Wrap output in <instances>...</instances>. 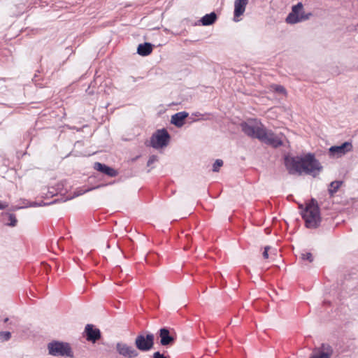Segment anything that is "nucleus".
<instances>
[{
  "instance_id": "f257e3e1",
  "label": "nucleus",
  "mask_w": 358,
  "mask_h": 358,
  "mask_svg": "<svg viewBox=\"0 0 358 358\" xmlns=\"http://www.w3.org/2000/svg\"><path fill=\"white\" fill-rule=\"evenodd\" d=\"M301 216L305 221L307 228H317L321 222L320 209L317 202L312 199L301 211Z\"/></svg>"
},
{
  "instance_id": "f03ea898",
  "label": "nucleus",
  "mask_w": 358,
  "mask_h": 358,
  "mask_svg": "<svg viewBox=\"0 0 358 358\" xmlns=\"http://www.w3.org/2000/svg\"><path fill=\"white\" fill-rule=\"evenodd\" d=\"M243 132L248 136L259 140L265 129V126L257 119H250L241 124Z\"/></svg>"
},
{
  "instance_id": "7ed1b4c3",
  "label": "nucleus",
  "mask_w": 358,
  "mask_h": 358,
  "mask_svg": "<svg viewBox=\"0 0 358 358\" xmlns=\"http://www.w3.org/2000/svg\"><path fill=\"white\" fill-rule=\"evenodd\" d=\"M322 166L319 161L311 153L302 156V173L317 176L322 171Z\"/></svg>"
},
{
  "instance_id": "20e7f679",
  "label": "nucleus",
  "mask_w": 358,
  "mask_h": 358,
  "mask_svg": "<svg viewBox=\"0 0 358 358\" xmlns=\"http://www.w3.org/2000/svg\"><path fill=\"white\" fill-rule=\"evenodd\" d=\"M310 16H312V13H305L302 3L299 2L292 6V11L287 16L285 22L289 24H294L308 20Z\"/></svg>"
},
{
  "instance_id": "39448f33",
  "label": "nucleus",
  "mask_w": 358,
  "mask_h": 358,
  "mask_svg": "<svg viewBox=\"0 0 358 358\" xmlns=\"http://www.w3.org/2000/svg\"><path fill=\"white\" fill-rule=\"evenodd\" d=\"M49 354L58 357H73V354L70 345L68 343L52 341L48 345Z\"/></svg>"
},
{
  "instance_id": "423d86ee",
  "label": "nucleus",
  "mask_w": 358,
  "mask_h": 358,
  "mask_svg": "<svg viewBox=\"0 0 358 358\" xmlns=\"http://www.w3.org/2000/svg\"><path fill=\"white\" fill-rule=\"evenodd\" d=\"M285 138L282 133L275 134L272 130H268L265 127L259 141L276 148L283 145V139Z\"/></svg>"
},
{
  "instance_id": "0eeeda50",
  "label": "nucleus",
  "mask_w": 358,
  "mask_h": 358,
  "mask_svg": "<svg viewBox=\"0 0 358 358\" xmlns=\"http://www.w3.org/2000/svg\"><path fill=\"white\" fill-rule=\"evenodd\" d=\"M170 135L165 129L157 130L151 136L150 145L153 148L160 149L166 147L170 141Z\"/></svg>"
},
{
  "instance_id": "6e6552de",
  "label": "nucleus",
  "mask_w": 358,
  "mask_h": 358,
  "mask_svg": "<svg viewBox=\"0 0 358 358\" xmlns=\"http://www.w3.org/2000/svg\"><path fill=\"white\" fill-rule=\"evenodd\" d=\"M285 166L291 175L302 174V156L285 157Z\"/></svg>"
},
{
  "instance_id": "1a4fd4ad",
  "label": "nucleus",
  "mask_w": 358,
  "mask_h": 358,
  "mask_svg": "<svg viewBox=\"0 0 358 358\" xmlns=\"http://www.w3.org/2000/svg\"><path fill=\"white\" fill-rule=\"evenodd\" d=\"M154 340L155 336L152 334H148L146 336L140 334L135 339V345L139 350L147 352L153 348Z\"/></svg>"
},
{
  "instance_id": "9d476101",
  "label": "nucleus",
  "mask_w": 358,
  "mask_h": 358,
  "mask_svg": "<svg viewBox=\"0 0 358 358\" xmlns=\"http://www.w3.org/2000/svg\"><path fill=\"white\" fill-rule=\"evenodd\" d=\"M352 150V145L350 142H345L341 145L331 146L329 149V155L333 157L339 158Z\"/></svg>"
},
{
  "instance_id": "9b49d317",
  "label": "nucleus",
  "mask_w": 358,
  "mask_h": 358,
  "mask_svg": "<svg viewBox=\"0 0 358 358\" xmlns=\"http://www.w3.org/2000/svg\"><path fill=\"white\" fill-rule=\"evenodd\" d=\"M333 352V348L330 345L322 343L320 347L313 350L309 358H331Z\"/></svg>"
},
{
  "instance_id": "f8f14e48",
  "label": "nucleus",
  "mask_w": 358,
  "mask_h": 358,
  "mask_svg": "<svg viewBox=\"0 0 358 358\" xmlns=\"http://www.w3.org/2000/svg\"><path fill=\"white\" fill-rule=\"evenodd\" d=\"M116 350L119 355L127 358H135L138 355V352L132 346L124 343H117Z\"/></svg>"
},
{
  "instance_id": "ddd939ff",
  "label": "nucleus",
  "mask_w": 358,
  "mask_h": 358,
  "mask_svg": "<svg viewBox=\"0 0 358 358\" xmlns=\"http://www.w3.org/2000/svg\"><path fill=\"white\" fill-rule=\"evenodd\" d=\"M85 332L86 334V339L88 341L95 343L101 338L100 330L97 328H94L92 324H87L85 328Z\"/></svg>"
},
{
  "instance_id": "4468645a",
  "label": "nucleus",
  "mask_w": 358,
  "mask_h": 358,
  "mask_svg": "<svg viewBox=\"0 0 358 358\" xmlns=\"http://www.w3.org/2000/svg\"><path fill=\"white\" fill-rule=\"evenodd\" d=\"M248 2L249 0H235L234 12V20L235 22L239 21L238 17L244 13Z\"/></svg>"
},
{
  "instance_id": "2eb2a0df",
  "label": "nucleus",
  "mask_w": 358,
  "mask_h": 358,
  "mask_svg": "<svg viewBox=\"0 0 358 358\" xmlns=\"http://www.w3.org/2000/svg\"><path fill=\"white\" fill-rule=\"evenodd\" d=\"M159 334L160 337V343L162 345L167 346L173 343L175 338L170 334L169 330L168 329H160L159 331Z\"/></svg>"
},
{
  "instance_id": "dca6fc26",
  "label": "nucleus",
  "mask_w": 358,
  "mask_h": 358,
  "mask_svg": "<svg viewBox=\"0 0 358 358\" xmlns=\"http://www.w3.org/2000/svg\"><path fill=\"white\" fill-rule=\"evenodd\" d=\"M94 168L96 171H100L110 177H115L118 174L117 171L115 169L100 162H95L94 164Z\"/></svg>"
},
{
  "instance_id": "f3484780",
  "label": "nucleus",
  "mask_w": 358,
  "mask_h": 358,
  "mask_svg": "<svg viewBox=\"0 0 358 358\" xmlns=\"http://www.w3.org/2000/svg\"><path fill=\"white\" fill-rule=\"evenodd\" d=\"M188 116L187 112L182 111L179 112L171 117V123L176 126L177 127H181L185 124V120Z\"/></svg>"
},
{
  "instance_id": "a211bd4d",
  "label": "nucleus",
  "mask_w": 358,
  "mask_h": 358,
  "mask_svg": "<svg viewBox=\"0 0 358 358\" xmlns=\"http://www.w3.org/2000/svg\"><path fill=\"white\" fill-rule=\"evenodd\" d=\"M152 51V45L150 43L139 44L137 48V53L141 56H148Z\"/></svg>"
},
{
  "instance_id": "6ab92c4d",
  "label": "nucleus",
  "mask_w": 358,
  "mask_h": 358,
  "mask_svg": "<svg viewBox=\"0 0 358 358\" xmlns=\"http://www.w3.org/2000/svg\"><path fill=\"white\" fill-rule=\"evenodd\" d=\"M217 19V15L215 13L205 15L201 20L203 25L208 26L213 24Z\"/></svg>"
},
{
  "instance_id": "aec40b11",
  "label": "nucleus",
  "mask_w": 358,
  "mask_h": 358,
  "mask_svg": "<svg viewBox=\"0 0 358 358\" xmlns=\"http://www.w3.org/2000/svg\"><path fill=\"white\" fill-rule=\"evenodd\" d=\"M343 182L340 180H335L331 182L328 187V192L331 196H333L334 194L338 191V189L341 186Z\"/></svg>"
},
{
  "instance_id": "412c9836",
  "label": "nucleus",
  "mask_w": 358,
  "mask_h": 358,
  "mask_svg": "<svg viewBox=\"0 0 358 358\" xmlns=\"http://www.w3.org/2000/svg\"><path fill=\"white\" fill-rule=\"evenodd\" d=\"M271 88L273 91L276 92H278V93H280V94H287V91L285 90V88L282 86V85H273L271 86Z\"/></svg>"
},
{
  "instance_id": "4be33fe9",
  "label": "nucleus",
  "mask_w": 358,
  "mask_h": 358,
  "mask_svg": "<svg viewBox=\"0 0 358 358\" xmlns=\"http://www.w3.org/2000/svg\"><path fill=\"white\" fill-rule=\"evenodd\" d=\"M11 337V334L9 331H1L0 332V340L1 341H7Z\"/></svg>"
},
{
  "instance_id": "5701e85b",
  "label": "nucleus",
  "mask_w": 358,
  "mask_h": 358,
  "mask_svg": "<svg viewBox=\"0 0 358 358\" xmlns=\"http://www.w3.org/2000/svg\"><path fill=\"white\" fill-rule=\"evenodd\" d=\"M223 165V162L222 159H216L213 165V171L214 172H217L220 168Z\"/></svg>"
},
{
  "instance_id": "b1692460",
  "label": "nucleus",
  "mask_w": 358,
  "mask_h": 358,
  "mask_svg": "<svg viewBox=\"0 0 358 358\" xmlns=\"http://www.w3.org/2000/svg\"><path fill=\"white\" fill-rule=\"evenodd\" d=\"M58 194V191L56 189L55 187H50L48 188V193L46 194L47 197H52L55 195Z\"/></svg>"
},
{
  "instance_id": "393cba45",
  "label": "nucleus",
  "mask_w": 358,
  "mask_h": 358,
  "mask_svg": "<svg viewBox=\"0 0 358 358\" xmlns=\"http://www.w3.org/2000/svg\"><path fill=\"white\" fill-rule=\"evenodd\" d=\"M8 220L10 221L9 223H8V226L10 227H15L17 224V219L15 217V215L14 214H8Z\"/></svg>"
},
{
  "instance_id": "a878e982",
  "label": "nucleus",
  "mask_w": 358,
  "mask_h": 358,
  "mask_svg": "<svg viewBox=\"0 0 358 358\" xmlns=\"http://www.w3.org/2000/svg\"><path fill=\"white\" fill-rule=\"evenodd\" d=\"M301 259L303 260H308L309 262H312L313 261V257L310 252L302 253Z\"/></svg>"
},
{
  "instance_id": "bb28decb",
  "label": "nucleus",
  "mask_w": 358,
  "mask_h": 358,
  "mask_svg": "<svg viewBox=\"0 0 358 358\" xmlns=\"http://www.w3.org/2000/svg\"><path fill=\"white\" fill-rule=\"evenodd\" d=\"M56 189L58 191V194H62L64 189V184L63 182H58L55 186Z\"/></svg>"
},
{
  "instance_id": "cd10ccee",
  "label": "nucleus",
  "mask_w": 358,
  "mask_h": 358,
  "mask_svg": "<svg viewBox=\"0 0 358 358\" xmlns=\"http://www.w3.org/2000/svg\"><path fill=\"white\" fill-rule=\"evenodd\" d=\"M157 160V157L155 155L151 156L148 161V166L151 165L152 163Z\"/></svg>"
},
{
  "instance_id": "c85d7f7f",
  "label": "nucleus",
  "mask_w": 358,
  "mask_h": 358,
  "mask_svg": "<svg viewBox=\"0 0 358 358\" xmlns=\"http://www.w3.org/2000/svg\"><path fill=\"white\" fill-rule=\"evenodd\" d=\"M153 358H167L163 354H161L159 352H156L153 354Z\"/></svg>"
},
{
  "instance_id": "c756f323",
  "label": "nucleus",
  "mask_w": 358,
  "mask_h": 358,
  "mask_svg": "<svg viewBox=\"0 0 358 358\" xmlns=\"http://www.w3.org/2000/svg\"><path fill=\"white\" fill-rule=\"evenodd\" d=\"M269 248H270L268 246H266L264 248V251L263 252V257L264 259H268V251Z\"/></svg>"
},
{
  "instance_id": "7c9ffc66",
  "label": "nucleus",
  "mask_w": 358,
  "mask_h": 358,
  "mask_svg": "<svg viewBox=\"0 0 358 358\" xmlns=\"http://www.w3.org/2000/svg\"><path fill=\"white\" fill-rule=\"evenodd\" d=\"M7 205L0 203V210L5 209Z\"/></svg>"
},
{
  "instance_id": "2f4dec72",
  "label": "nucleus",
  "mask_w": 358,
  "mask_h": 358,
  "mask_svg": "<svg viewBox=\"0 0 358 358\" xmlns=\"http://www.w3.org/2000/svg\"><path fill=\"white\" fill-rule=\"evenodd\" d=\"M89 191V189L84 191L83 192H78L76 194V196L83 194L84 192Z\"/></svg>"
},
{
  "instance_id": "473e14b6",
  "label": "nucleus",
  "mask_w": 358,
  "mask_h": 358,
  "mask_svg": "<svg viewBox=\"0 0 358 358\" xmlns=\"http://www.w3.org/2000/svg\"><path fill=\"white\" fill-rule=\"evenodd\" d=\"M8 321V317L4 319V322H7Z\"/></svg>"
},
{
  "instance_id": "72a5a7b5",
  "label": "nucleus",
  "mask_w": 358,
  "mask_h": 358,
  "mask_svg": "<svg viewBox=\"0 0 358 358\" xmlns=\"http://www.w3.org/2000/svg\"><path fill=\"white\" fill-rule=\"evenodd\" d=\"M55 201L54 202H50L48 204H52V203H55Z\"/></svg>"
},
{
  "instance_id": "f704fd0d",
  "label": "nucleus",
  "mask_w": 358,
  "mask_h": 358,
  "mask_svg": "<svg viewBox=\"0 0 358 358\" xmlns=\"http://www.w3.org/2000/svg\"><path fill=\"white\" fill-rule=\"evenodd\" d=\"M357 27H358V23H357Z\"/></svg>"
}]
</instances>
